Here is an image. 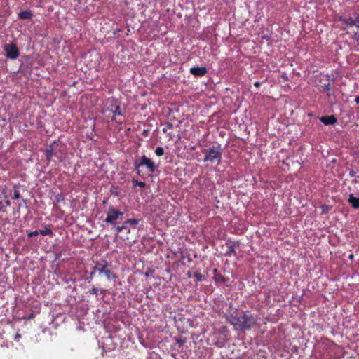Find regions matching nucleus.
<instances>
[{
	"mask_svg": "<svg viewBox=\"0 0 359 359\" xmlns=\"http://www.w3.org/2000/svg\"><path fill=\"white\" fill-rule=\"evenodd\" d=\"M226 321L233 326L237 332H245L252 330L259 325V318L251 311H238L233 306L232 302L229 303V308L224 313Z\"/></svg>",
	"mask_w": 359,
	"mask_h": 359,
	"instance_id": "f257e3e1",
	"label": "nucleus"
},
{
	"mask_svg": "<svg viewBox=\"0 0 359 359\" xmlns=\"http://www.w3.org/2000/svg\"><path fill=\"white\" fill-rule=\"evenodd\" d=\"M101 114L104 116L107 121H114L118 125L123 123V114L121 109V102L115 97L107 99L101 109Z\"/></svg>",
	"mask_w": 359,
	"mask_h": 359,
	"instance_id": "f03ea898",
	"label": "nucleus"
},
{
	"mask_svg": "<svg viewBox=\"0 0 359 359\" xmlns=\"http://www.w3.org/2000/svg\"><path fill=\"white\" fill-rule=\"evenodd\" d=\"M96 273H98L99 275H104L108 280L117 278V276L110 269V265L108 262L104 259L96 262L90 276H92Z\"/></svg>",
	"mask_w": 359,
	"mask_h": 359,
	"instance_id": "7ed1b4c3",
	"label": "nucleus"
},
{
	"mask_svg": "<svg viewBox=\"0 0 359 359\" xmlns=\"http://www.w3.org/2000/svg\"><path fill=\"white\" fill-rule=\"evenodd\" d=\"M222 148L220 144L212 146L208 149H204L203 162H210L211 163H217L219 164L222 158Z\"/></svg>",
	"mask_w": 359,
	"mask_h": 359,
	"instance_id": "20e7f679",
	"label": "nucleus"
},
{
	"mask_svg": "<svg viewBox=\"0 0 359 359\" xmlns=\"http://www.w3.org/2000/svg\"><path fill=\"white\" fill-rule=\"evenodd\" d=\"M135 170L140 176L143 175L142 167H146L147 170L150 173H154L156 171V164L150 158H147L145 155L142 156L139 160L135 161L134 163Z\"/></svg>",
	"mask_w": 359,
	"mask_h": 359,
	"instance_id": "39448f33",
	"label": "nucleus"
},
{
	"mask_svg": "<svg viewBox=\"0 0 359 359\" xmlns=\"http://www.w3.org/2000/svg\"><path fill=\"white\" fill-rule=\"evenodd\" d=\"M4 50L6 57L11 60H15L20 55L19 49L15 43H7L4 46Z\"/></svg>",
	"mask_w": 359,
	"mask_h": 359,
	"instance_id": "423d86ee",
	"label": "nucleus"
},
{
	"mask_svg": "<svg viewBox=\"0 0 359 359\" xmlns=\"http://www.w3.org/2000/svg\"><path fill=\"white\" fill-rule=\"evenodd\" d=\"M123 215V212L115 209L113 206H110L108 208L107 213V217L104 222L107 224H115L116 220Z\"/></svg>",
	"mask_w": 359,
	"mask_h": 359,
	"instance_id": "0eeeda50",
	"label": "nucleus"
},
{
	"mask_svg": "<svg viewBox=\"0 0 359 359\" xmlns=\"http://www.w3.org/2000/svg\"><path fill=\"white\" fill-rule=\"evenodd\" d=\"M226 245L227 247V250L224 254L226 257L236 256V252L235 248L239 247V243L237 241H231L229 239L226 242Z\"/></svg>",
	"mask_w": 359,
	"mask_h": 359,
	"instance_id": "6e6552de",
	"label": "nucleus"
},
{
	"mask_svg": "<svg viewBox=\"0 0 359 359\" xmlns=\"http://www.w3.org/2000/svg\"><path fill=\"white\" fill-rule=\"evenodd\" d=\"M208 72V69L205 67H191L190 69V73L194 76L201 77L205 75Z\"/></svg>",
	"mask_w": 359,
	"mask_h": 359,
	"instance_id": "1a4fd4ad",
	"label": "nucleus"
},
{
	"mask_svg": "<svg viewBox=\"0 0 359 359\" xmlns=\"http://www.w3.org/2000/svg\"><path fill=\"white\" fill-rule=\"evenodd\" d=\"M164 126H165L163 128L162 131L167 134L170 140H172L175 137V134L172 131L173 129V124L170 122H167Z\"/></svg>",
	"mask_w": 359,
	"mask_h": 359,
	"instance_id": "9d476101",
	"label": "nucleus"
},
{
	"mask_svg": "<svg viewBox=\"0 0 359 359\" xmlns=\"http://www.w3.org/2000/svg\"><path fill=\"white\" fill-rule=\"evenodd\" d=\"M320 120L325 125H333L337 123V119L334 116H323L320 118Z\"/></svg>",
	"mask_w": 359,
	"mask_h": 359,
	"instance_id": "9b49d317",
	"label": "nucleus"
},
{
	"mask_svg": "<svg viewBox=\"0 0 359 359\" xmlns=\"http://www.w3.org/2000/svg\"><path fill=\"white\" fill-rule=\"evenodd\" d=\"M33 17V13L31 10L21 11L18 13V18L20 20H31Z\"/></svg>",
	"mask_w": 359,
	"mask_h": 359,
	"instance_id": "f8f14e48",
	"label": "nucleus"
},
{
	"mask_svg": "<svg viewBox=\"0 0 359 359\" xmlns=\"http://www.w3.org/2000/svg\"><path fill=\"white\" fill-rule=\"evenodd\" d=\"M213 273L215 275L213 278L216 282L226 283L229 280L227 277H225L219 273L217 269L213 270Z\"/></svg>",
	"mask_w": 359,
	"mask_h": 359,
	"instance_id": "ddd939ff",
	"label": "nucleus"
},
{
	"mask_svg": "<svg viewBox=\"0 0 359 359\" xmlns=\"http://www.w3.org/2000/svg\"><path fill=\"white\" fill-rule=\"evenodd\" d=\"M349 203L351 204L352 207L355 209L359 208V197H355L353 194H350L348 199Z\"/></svg>",
	"mask_w": 359,
	"mask_h": 359,
	"instance_id": "4468645a",
	"label": "nucleus"
},
{
	"mask_svg": "<svg viewBox=\"0 0 359 359\" xmlns=\"http://www.w3.org/2000/svg\"><path fill=\"white\" fill-rule=\"evenodd\" d=\"M44 153L46 155V160L48 162L50 161L53 156H56V154L54 152L53 145H50L48 147H47L44 150Z\"/></svg>",
	"mask_w": 359,
	"mask_h": 359,
	"instance_id": "2eb2a0df",
	"label": "nucleus"
},
{
	"mask_svg": "<svg viewBox=\"0 0 359 359\" xmlns=\"http://www.w3.org/2000/svg\"><path fill=\"white\" fill-rule=\"evenodd\" d=\"M218 332L223 335L224 338H228L230 335L229 330L226 325L220 327L218 330Z\"/></svg>",
	"mask_w": 359,
	"mask_h": 359,
	"instance_id": "dca6fc26",
	"label": "nucleus"
},
{
	"mask_svg": "<svg viewBox=\"0 0 359 359\" xmlns=\"http://www.w3.org/2000/svg\"><path fill=\"white\" fill-rule=\"evenodd\" d=\"M327 83H324L321 88H323V91H325L327 92V96H330L331 95V93H330V76H327Z\"/></svg>",
	"mask_w": 359,
	"mask_h": 359,
	"instance_id": "f3484780",
	"label": "nucleus"
},
{
	"mask_svg": "<svg viewBox=\"0 0 359 359\" xmlns=\"http://www.w3.org/2000/svg\"><path fill=\"white\" fill-rule=\"evenodd\" d=\"M339 21H341L342 22V24H345L348 26H355V22H354V20L352 19L351 18H342V17H340L339 18Z\"/></svg>",
	"mask_w": 359,
	"mask_h": 359,
	"instance_id": "a211bd4d",
	"label": "nucleus"
},
{
	"mask_svg": "<svg viewBox=\"0 0 359 359\" xmlns=\"http://www.w3.org/2000/svg\"><path fill=\"white\" fill-rule=\"evenodd\" d=\"M39 231V233L42 236L49 235V236H52L54 235L53 231L50 229V226L48 225H46L44 226V229H41Z\"/></svg>",
	"mask_w": 359,
	"mask_h": 359,
	"instance_id": "6ab92c4d",
	"label": "nucleus"
},
{
	"mask_svg": "<svg viewBox=\"0 0 359 359\" xmlns=\"http://www.w3.org/2000/svg\"><path fill=\"white\" fill-rule=\"evenodd\" d=\"M123 230H125L127 233H130V231L128 226V224H125V222L123 223V224L122 226H118L116 228L115 231H116V233H118Z\"/></svg>",
	"mask_w": 359,
	"mask_h": 359,
	"instance_id": "aec40b11",
	"label": "nucleus"
},
{
	"mask_svg": "<svg viewBox=\"0 0 359 359\" xmlns=\"http://www.w3.org/2000/svg\"><path fill=\"white\" fill-rule=\"evenodd\" d=\"M19 188H20V184H15L13 187V198L14 199H19L20 198Z\"/></svg>",
	"mask_w": 359,
	"mask_h": 359,
	"instance_id": "412c9836",
	"label": "nucleus"
},
{
	"mask_svg": "<svg viewBox=\"0 0 359 359\" xmlns=\"http://www.w3.org/2000/svg\"><path fill=\"white\" fill-rule=\"evenodd\" d=\"M125 224L133 226L134 228L138 224L139 220L137 219H129L124 222Z\"/></svg>",
	"mask_w": 359,
	"mask_h": 359,
	"instance_id": "4be33fe9",
	"label": "nucleus"
},
{
	"mask_svg": "<svg viewBox=\"0 0 359 359\" xmlns=\"http://www.w3.org/2000/svg\"><path fill=\"white\" fill-rule=\"evenodd\" d=\"M132 182H133V184L134 187L138 186V187H140L142 188H144L146 186V183L145 182H141V181H138L137 180H133Z\"/></svg>",
	"mask_w": 359,
	"mask_h": 359,
	"instance_id": "5701e85b",
	"label": "nucleus"
},
{
	"mask_svg": "<svg viewBox=\"0 0 359 359\" xmlns=\"http://www.w3.org/2000/svg\"><path fill=\"white\" fill-rule=\"evenodd\" d=\"M64 201V197L61 194H58L55 196V201L53 202L54 205L59 203L61 201Z\"/></svg>",
	"mask_w": 359,
	"mask_h": 359,
	"instance_id": "b1692460",
	"label": "nucleus"
},
{
	"mask_svg": "<svg viewBox=\"0 0 359 359\" xmlns=\"http://www.w3.org/2000/svg\"><path fill=\"white\" fill-rule=\"evenodd\" d=\"M331 208L332 207L328 205H325V204L322 205H321L322 214L323 215L327 214L331 210Z\"/></svg>",
	"mask_w": 359,
	"mask_h": 359,
	"instance_id": "393cba45",
	"label": "nucleus"
},
{
	"mask_svg": "<svg viewBox=\"0 0 359 359\" xmlns=\"http://www.w3.org/2000/svg\"><path fill=\"white\" fill-rule=\"evenodd\" d=\"M155 154L158 156H162L164 154V149L161 147H158L155 149Z\"/></svg>",
	"mask_w": 359,
	"mask_h": 359,
	"instance_id": "a878e982",
	"label": "nucleus"
},
{
	"mask_svg": "<svg viewBox=\"0 0 359 359\" xmlns=\"http://www.w3.org/2000/svg\"><path fill=\"white\" fill-rule=\"evenodd\" d=\"M175 341H176L177 344H178L180 346L184 345L186 342V339L182 337L176 338Z\"/></svg>",
	"mask_w": 359,
	"mask_h": 359,
	"instance_id": "bb28decb",
	"label": "nucleus"
},
{
	"mask_svg": "<svg viewBox=\"0 0 359 359\" xmlns=\"http://www.w3.org/2000/svg\"><path fill=\"white\" fill-rule=\"evenodd\" d=\"M194 277L196 278L197 281H202L203 278V276L200 272L195 273Z\"/></svg>",
	"mask_w": 359,
	"mask_h": 359,
	"instance_id": "cd10ccee",
	"label": "nucleus"
},
{
	"mask_svg": "<svg viewBox=\"0 0 359 359\" xmlns=\"http://www.w3.org/2000/svg\"><path fill=\"white\" fill-rule=\"evenodd\" d=\"M111 192L112 194L116 195L117 196L119 195V191H118V188H116L115 187H112L111 188Z\"/></svg>",
	"mask_w": 359,
	"mask_h": 359,
	"instance_id": "c85d7f7f",
	"label": "nucleus"
},
{
	"mask_svg": "<svg viewBox=\"0 0 359 359\" xmlns=\"http://www.w3.org/2000/svg\"><path fill=\"white\" fill-rule=\"evenodd\" d=\"M39 233V231H30L28 233L27 236L29 237H33V236H37Z\"/></svg>",
	"mask_w": 359,
	"mask_h": 359,
	"instance_id": "c756f323",
	"label": "nucleus"
},
{
	"mask_svg": "<svg viewBox=\"0 0 359 359\" xmlns=\"http://www.w3.org/2000/svg\"><path fill=\"white\" fill-rule=\"evenodd\" d=\"M352 38L353 39H355V41H357L358 43L359 44V33L358 32H355L354 34L353 35Z\"/></svg>",
	"mask_w": 359,
	"mask_h": 359,
	"instance_id": "7c9ffc66",
	"label": "nucleus"
},
{
	"mask_svg": "<svg viewBox=\"0 0 359 359\" xmlns=\"http://www.w3.org/2000/svg\"><path fill=\"white\" fill-rule=\"evenodd\" d=\"M89 292H90V294H95V295H97V292H98V290L97 288H95V287H93Z\"/></svg>",
	"mask_w": 359,
	"mask_h": 359,
	"instance_id": "2f4dec72",
	"label": "nucleus"
},
{
	"mask_svg": "<svg viewBox=\"0 0 359 359\" xmlns=\"http://www.w3.org/2000/svg\"><path fill=\"white\" fill-rule=\"evenodd\" d=\"M354 22H355V26L357 27V28H359V14L357 15L355 20H354Z\"/></svg>",
	"mask_w": 359,
	"mask_h": 359,
	"instance_id": "473e14b6",
	"label": "nucleus"
},
{
	"mask_svg": "<svg viewBox=\"0 0 359 359\" xmlns=\"http://www.w3.org/2000/svg\"><path fill=\"white\" fill-rule=\"evenodd\" d=\"M0 212H5L6 209L4 208L2 202H0Z\"/></svg>",
	"mask_w": 359,
	"mask_h": 359,
	"instance_id": "72a5a7b5",
	"label": "nucleus"
},
{
	"mask_svg": "<svg viewBox=\"0 0 359 359\" xmlns=\"http://www.w3.org/2000/svg\"><path fill=\"white\" fill-rule=\"evenodd\" d=\"M260 85H261V83L259 81H256V82L254 83V86H255L257 88L259 87Z\"/></svg>",
	"mask_w": 359,
	"mask_h": 359,
	"instance_id": "f704fd0d",
	"label": "nucleus"
},
{
	"mask_svg": "<svg viewBox=\"0 0 359 359\" xmlns=\"http://www.w3.org/2000/svg\"><path fill=\"white\" fill-rule=\"evenodd\" d=\"M355 172L353 170H351V171L349 172V175H350L351 177H354V176H355Z\"/></svg>",
	"mask_w": 359,
	"mask_h": 359,
	"instance_id": "c9c22d12",
	"label": "nucleus"
},
{
	"mask_svg": "<svg viewBox=\"0 0 359 359\" xmlns=\"http://www.w3.org/2000/svg\"><path fill=\"white\" fill-rule=\"evenodd\" d=\"M348 259H349L350 260H353V259H354V255H353V254H351V255H349V256H348Z\"/></svg>",
	"mask_w": 359,
	"mask_h": 359,
	"instance_id": "e433bc0d",
	"label": "nucleus"
},
{
	"mask_svg": "<svg viewBox=\"0 0 359 359\" xmlns=\"http://www.w3.org/2000/svg\"><path fill=\"white\" fill-rule=\"evenodd\" d=\"M355 102L357 104H359V95L355 99Z\"/></svg>",
	"mask_w": 359,
	"mask_h": 359,
	"instance_id": "4c0bfd02",
	"label": "nucleus"
},
{
	"mask_svg": "<svg viewBox=\"0 0 359 359\" xmlns=\"http://www.w3.org/2000/svg\"><path fill=\"white\" fill-rule=\"evenodd\" d=\"M5 203H6V205H7V206L11 205V202H10V201H9V200H6V201H5Z\"/></svg>",
	"mask_w": 359,
	"mask_h": 359,
	"instance_id": "58836bf2",
	"label": "nucleus"
},
{
	"mask_svg": "<svg viewBox=\"0 0 359 359\" xmlns=\"http://www.w3.org/2000/svg\"><path fill=\"white\" fill-rule=\"evenodd\" d=\"M187 276H188L189 278H190V277H191V273H190V272H188V273H187Z\"/></svg>",
	"mask_w": 359,
	"mask_h": 359,
	"instance_id": "ea45409f",
	"label": "nucleus"
},
{
	"mask_svg": "<svg viewBox=\"0 0 359 359\" xmlns=\"http://www.w3.org/2000/svg\"><path fill=\"white\" fill-rule=\"evenodd\" d=\"M104 292H105V290H101V294H104Z\"/></svg>",
	"mask_w": 359,
	"mask_h": 359,
	"instance_id": "a19ab883",
	"label": "nucleus"
},
{
	"mask_svg": "<svg viewBox=\"0 0 359 359\" xmlns=\"http://www.w3.org/2000/svg\"><path fill=\"white\" fill-rule=\"evenodd\" d=\"M22 201H24V203H25V204H27V201H26L25 199H22Z\"/></svg>",
	"mask_w": 359,
	"mask_h": 359,
	"instance_id": "79ce46f5",
	"label": "nucleus"
},
{
	"mask_svg": "<svg viewBox=\"0 0 359 359\" xmlns=\"http://www.w3.org/2000/svg\"><path fill=\"white\" fill-rule=\"evenodd\" d=\"M126 240H130V238H129L128 236H126Z\"/></svg>",
	"mask_w": 359,
	"mask_h": 359,
	"instance_id": "37998d69",
	"label": "nucleus"
}]
</instances>
